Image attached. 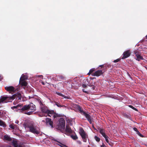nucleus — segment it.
I'll list each match as a JSON object with an SVG mask.
<instances>
[{"label":"nucleus","instance_id":"nucleus-1","mask_svg":"<svg viewBox=\"0 0 147 147\" xmlns=\"http://www.w3.org/2000/svg\"><path fill=\"white\" fill-rule=\"evenodd\" d=\"M21 98L22 96L21 93L18 92L10 96H1L0 98V104L1 103H7L15 98L21 100Z\"/></svg>","mask_w":147,"mask_h":147},{"label":"nucleus","instance_id":"nucleus-2","mask_svg":"<svg viewBox=\"0 0 147 147\" xmlns=\"http://www.w3.org/2000/svg\"><path fill=\"white\" fill-rule=\"evenodd\" d=\"M25 129L29 128V131L37 134L40 133V130L38 127L34 126V123L32 122L25 123L23 124Z\"/></svg>","mask_w":147,"mask_h":147},{"label":"nucleus","instance_id":"nucleus-3","mask_svg":"<svg viewBox=\"0 0 147 147\" xmlns=\"http://www.w3.org/2000/svg\"><path fill=\"white\" fill-rule=\"evenodd\" d=\"M77 109L80 112L82 115L85 116L90 124H92V122L91 120V116L88 114L86 113L81 109V107L79 105L78 106Z\"/></svg>","mask_w":147,"mask_h":147},{"label":"nucleus","instance_id":"nucleus-4","mask_svg":"<svg viewBox=\"0 0 147 147\" xmlns=\"http://www.w3.org/2000/svg\"><path fill=\"white\" fill-rule=\"evenodd\" d=\"M59 124L56 126V128L59 130H64L65 127V121L63 118H60L59 120Z\"/></svg>","mask_w":147,"mask_h":147},{"label":"nucleus","instance_id":"nucleus-5","mask_svg":"<svg viewBox=\"0 0 147 147\" xmlns=\"http://www.w3.org/2000/svg\"><path fill=\"white\" fill-rule=\"evenodd\" d=\"M40 110L43 113L47 114L48 116L50 117H51L50 115H52L54 113V111L53 110H49L47 107L46 106L41 107Z\"/></svg>","mask_w":147,"mask_h":147},{"label":"nucleus","instance_id":"nucleus-6","mask_svg":"<svg viewBox=\"0 0 147 147\" xmlns=\"http://www.w3.org/2000/svg\"><path fill=\"white\" fill-rule=\"evenodd\" d=\"M80 134L81 136L83 142H86L87 141L86 134L85 133L83 129L82 128H80Z\"/></svg>","mask_w":147,"mask_h":147},{"label":"nucleus","instance_id":"nucleus-7","mask_svg":"<svg viewBox=\"0 0 147 147\" xmlns=\"http://www.w3.org/2000/svg\"><path fill=\"white\" fill-rule=\"evenodd\" d=\"M134 53L135 54L137 58L136 60L139 61L140 60H144V59L142 56H141L139 52L138 51H134Z\"/></svg>","mask_w":147,"mask_h":147},{"label":"nucleus","instance_id":"nucleus-8","mask_svg":"<svg viewBox=\"0 0 147 147\" xmlns=\"http://www.w3.org/2000/svg\"><path fill=\"white\" fill-rule=\"evenodd\" d=\"M131 53L129 50H127L124 52L122 55L123 56L121 57V59H124L129 57Z\"/></svg>","mask_w":147,"mask_h":147},{"label":"nucleus","instance_id":"nucleus-9","mask_svg":"<svg viewBox=\"0 0 147 147\" xmlns=\"http://www.w3.org/2000/svg\"><path fill=\"white\" fill-rule=\"evenodd\" d=\"M105 72V71H102V70H99L95 71L93 74L92 75L94 76H99L102 75Z\"/></svg>","mask_w":147,"mask_h":147},{"label":"nucleus","instance_id":"nucleus-10","mask_svg":"<svg viewBox=\"0 0 147 147\" xmlns=\"http://www.w3.org/2000/svg\"><path fill=\"white\" fill-rule=\"evenodd\" d=\"M5 89L7 91L11 93L12 92H14L15 91V88L13 86H6L5 87Z\"/></svg>","mask_w":147,"mask_h":147},{"label":"nucleus","instance_id":"nucleus-11","mask_svg":"<svg viewBox=\"0 0 147 147\" xmlns=\"http://www.w3.org/2000/svg\"><path fill=\"white\" fill-rule=\"evenodd\" d=\"M45 120L47 125H49L52 128H53V122L51 121V119L50 118H46Z\"/></svg>","mask_w":147,"mask_h":147},{"label":"nucleus","instance_id":"nucleus-12","mask_svg":"<svg viewBox=\"0 0 147 147\" xmlns=\"http://www.w3.org/2000/svg\"><path fill=\"white\" fill-rule=\"evenodd\" d=\"M29 106V110H31L33 112H34L36 110L35 106L32 103H30L28 105Z\"/></svg>","mask_w":147,"mask_h":147},{"label":"nucleus","instance_id":"nucleus-13","mask_svg":"<svg viewBox=\"0 0 147 147\" xmlns=\"http://www.w3.org/2000/svg\"><path fill=\"white\" fill-rule=\"evenodd\" d=\"M29 106L28 105H26L23 106L20 109V111L24 113V112H26V111L29 110Z\"/></svg>","mask_w":147,"mask_h":147},{"label":"nucleus","instance_id":"nucleus-14","mask_svg":"<svg viewBox=\"0 0 147 147\" xmlns=\"http://www.w3.org/2000/svg\"><path fill=\"white\" fill-rule=\"evenodd\" d=\"M98 130H99L100 133L102 134L104 138H105L107 136L105 134V130L103 128L100 127L98 128Z\"/></svg>","mask_w":147,"mask_h":147},{"label":"nucleus","instance_id":"nucleus-15","mask_svg":"<svg viewBox=\"0 0 147 147\" xmlns=\"http://www.w3.org/2000/svg\"><path fill=\"white\" fill-rule=\"evenodd\" d=\"M65 131L66 132L68 133H72V130L69 125H66L65 129Z\"/></svg>","mask_w":147,"mask_h":147},{"label":"nucleus","instance_id":"nucleus-16","mask_svg":"<svg viewBox=\"0 0 147 147\" xmlns=\"http://www.w3.org/2000/svg\"><path fill=\"white\" fill-rule=\"evenodd\" d=\"M4 140L11 141L12 140V139L10 137V136L7 135H5L4 136Z\"/></svg>","mask_w":147,"mask_h":147},{"label":"nucleus","instance_id":"nucleus-17","mask_svg":"<svg viewBox=\"0 0 147 147\" xmlns=\"http://www.w3.org/2000/svg\"><path fill=\"white\" fill-rule=\"evenodd\" d=\"M19 84L22 86H26L28 84L25 81H23L19 82Z\"/></svg>","mask_w":147,"mask_h":147},{"label":"nucleus","instance_id":"nucleus-18","mask_svg":"<svg viewBox=\"0 0 147 147\" xmlns=\"http://www.w3.org/2000/svg\"><path fill=\"white\" fill-rule=\"evenodd\" d=\"M56 77L57 79L59 80H64L65 79V77L64 76L61 75L57 76Z\"/></svg>","mask_w":147,"mask_h":147},{"label":"nucleus","instance_id":"nucleus-19","mask_svg":"<svg viewBox=\"0 0 147 147\" xmlns=\"http://www.w3.org/2000/svg\"><path fill=\"white\" fill-rule=\"evenodd\" d=\"M13 144L14 147H18L17 142L16 141H13L12 142Z\"/></svg>","mask_w":147,"mask_h":147},{"label":"nucleus","instance_id":"nucleus-20","mask_svg":"<svg viewBox=\"0 0 147 147\" xmlns=\"http://www.w3.org/2000/svg\"><path fill=\"white\" fill-rule=\"evenodd\" d=\"M0 125L2 126L3 127H5L6 126L5 123L2 121L0 120Z\"/></svg>","mask_w":147,"mask_h":147},{"label":"nucleus","instance_id":"nucleus-21","mask_svg":"<svg viewBox=\"0 0 147 147\" xmlns=\"http://www.w3.org/2000/svg\"><path fill=\"white\" fill-rule=\"evenodd\" d=\"M57 94L59 96H61L63 97L64 98H68V97L65 96L63 94H61L60 93L58 92V93H57Z\"/></svg>","mask_w":147,"mask_h":147},{"label":"nucleus","instance_id":"nucleus-22","mask_svg":"<svg viewBox=\"0 0 147 147\" xmlns=\"http://www.w3.org/2000/svg\"><path fill=\"white\" fill-rule=\"evenodd\" d=\"M22 107L21 105H18L17 106H13L11 107V109H17L18 107L21 108Z\"/></svg>","mask_w":147,"mask_h":147},{"label":"nucleus","instance_id":"nucleus-23","mask_svg":"<svg viewBox=\"0 0 147 147\" xmlns=\"http://www.w3.org/2000/svg\"><path fill=\"white\" fill-rule=\"evenodd\" d=\"M55 104V105H56L58 107H65V106L64 105H62V106H61V105H60L58 102H54Z\"/></svg>","mask_w":147,"mask_h":147},{"label":"nucleus","instance_id":"nucleus-24","mask_svg":"<svg viewBox=\"0 0 147 147\" xmlns=\"http://www.w3.org/2000/svg\"><path fill=\"white\" fill-rule=\"evenodd\" d=\"M25 76H22L20 78L19 82H20L21 81H25V80H26V78H25Z\"/></svg>","mask_w":147,"mask_h":147},{"label":"nucleus","instance_id":"nucleus-25","mask_svg":"<svg viewBox=\"0 0 147 147\" xmlns=\"http://www.w3.org/2000/svg\"><path fill=\"white\" fill-rule=\"evenodd\" d=\"M71 137L74 140H76L78 138V137L76 135L71 136Z\"/></svg>","mask_w":147,"mask_h":147},{"label":"nucleus","instance_id":"nucleus-26","mask_svg":"<svg viewBox=\"0 0 147 147\" xmlns=\"http://www.w3.org/2000/svg\"><path fill=\"white\" fill-rule=\"evenodd\" d=\"M95 71L94 68H92L90 69L89 71V72L88 74V75H90L91 74H92L94 71Z\"/></svg>","mask_w":147,"mask_h":147},{"label":"nucleus","instance_id":"nucleus-27","mask_svg":"<svg viewBox=\"0 0 147 147\" xmlns=\"http://www.w3.org/2000/svg\"><path fill=\"white\" fill-rule=\"evenodd\" d=\"M51 115V116L53 115V117L55 118L57 117H58V115L56 113H55L54 112V113L53 114H52V115Z\"/></svg>","mask_w":147,"mask_h":147},{"label":"nucleus","instance_id":"nucleus-28","mask_svg":"<svg viewBox=\"0 0 147 147\" xmlns=\"http://www.w3.org/2000/svg\"><path fill=\"white\" fill-rule=\"evenodd\" d=\"M57 142L60 144H59V146L61 147H68L65 145H64L62 143H60V142L57 141Z\"/></svg>","mask_w":147,"mask_h":147},{"label":"nucleus","instance_id":"nucleus-29","mask_svg":"<svg viewBox=\"0 0 147 147\" xmlns=\"http://www.w3.org/2000/svg\"><path fill=\"white\" fill-rule=\"evenodd\" d=\"M33 112V111H29L28 112H24V113L25 114L28 115H32Z\"/></svg>","mask_w":147,"mask_h":147},{"label":"nucleus","instance_id":"nucleus-30","mask_svg":"<svg viewBox=\"0 0 147 147\" xmlns=\"http://www.w3.org/2000/svg\"><path fill=\"white\" fill-rule=\"evenodd\" d=\"M128 106L129 107H130L131 108L133 109V110H134L136 111H138V110L136 108H135L134 107H133L131 105H129Z\"/></svg>","mask_w":147,"mask_h":147},{"label":"nucleus","instance_id":"nucleus-31","mask_svg":"<svg viewBox=\"0 0 147 147\" xmlns=\"http://www.w3.org/2000/svg\"><path fill=\"white\" fill-rule=\"evenodd\" d=\"M94 139H95L98 142H99L100 140V138L98 137L97 136H95L94 137Z\"/></svg>","mask_w":147,"mask_h":147},{"label":"nucleus","instance_id":"nucleus-32","mask_svg":"<svg viewBox=\"0 0 147 147\" xmlns=\"http://www.w3.org/2000/svg\"><path fill=\"white\" fill-rule=\"evenodd\" d=\"M108 137L107 136H106V137H105V140L106 142L109 144V145H111V144L109 142V140L108 139Z\"/></svg>","mask_w":147,"mask_h":147},{"label":"nucleus","instance_id":"nucleus-33","mask_svg":"<svg viewBox=\"0 0 147 147\" xmlns=\"http://www.w3.org/2000/svg\"><path fill=\"white\" fill-rule=\"evenodd\" d=\"M9 127L10 128H11L12 129H14L13 124L10 125Z\"/></svg>","mask_w":147,"mask_h":147},{"label":"nucleus","instance_id":"nucleus-34","mask_svg":"<svg viewBox=\"0 0 147 147\" xmlns=\"http://www.w3.org/2000/svg\"><path fill=\"white\" fill-rule=\"evenodd\" d=\"M105 66V67H108L110 68L111 67V65L110 64H106Z\"/></svg>","mask_w":147,"mask_h":147},{"label":"nucleus","instance_id":"nucleus-35","mask_svg":"<svg viewBox=\"0 0 147 147\" xmlns=\"http://www.w3.org/2000/svg\"><path fill=\"white\" fill-rule=\"evenodd\" d=\"M120 60H121L120 59H117L114 60L113 61V62L114 63L117 62L118 61H120Z\"/></svg>","mask_w":147,"mask_h":147},{"label":"nucleus","instance_id":"nucleus-36","mask_svg":"<svg viewBox=\"0 0 147 147\" xmlns=\"http://www.w3.org/2000/svg\"><path fill=\"white\" fill-rule=\"evenodd\" d=\"M82 90L83 92H85L87 94L88 93V92H89L88 91L85 90V89H82Z\"/></svg>","mask_w":147,"mask_h":147},{"label":"nucleus","instance_id":"nucleus-37","mask_svg":"<svg viewBox=\"0 0 147 147\" xmlns=\"http://www.w3.org/2000/svg\"><path fill=\"white\" fill-rule=\"evenodd\" d=\"M14 129H17L18 128V125H16L14 124Z\"/></svg>","mask_w":147,"mask_h":147},{"label":"nucleus","instance_id":"nucleus-38","mask_svg":"<svg viewBox=\"0 0 147 147\" xmlns=\"http://www.w3.org/2000/svg\"><path fill=\"white\" fill-rule=\"evenodd\" d=\"M104 65H100L99 66V67H101V68H104L105 67V66H104Z\"/></svg>","mask_w":147,"mask_h":147},{"label":"nucleus","instance_id":"nucleus-39","mask_svg":"<svg viewBox=\"0 0 147 147\" xmlns=\"http://www.w3.org/2000/svg\"><path fill=\"white\" fill-rule=\"evenodd\" d=\"M82 87L83 88H86L87 87V86L86 85H85V84H83L82 85Z\"/></svg>","mask_w":147,"mask_h":147},{"label":"nucleus","instance_id":"nucleus-40","mask_svg":"<svg viewBox=\"0 0 147 147\" xmlns=\"http://www.w3.org/2000/svg\"><path fill=\"white\" fill-rule=\"evenodd\" d=\"M133 129L136 132L138 131L137 128L135 127L133 128Z\"/></svg>","mask_w":147,"mask_h":147},{"label":"nucleus","instance_id":"nucleus-41","mask_svg":"<svg viewBox=\"0 0 147 147\" xmlns=\"http://www.w3.org/2000/svg\"><path fill=\"white\" fill-rule=\"evenodd\" d=\"M92 88H91V89L93 90H94L95 89V87L94 85H93V86H92Z\"/></svg>","mask_w":147,"mask_h":147},{"label":"nucleus","instance_id":"nucleus-42","mask_svg":"<svg viewBox=\"0 0 147 147\" xmlns=\"http://www.w3.org/2000/svg\"><path fill=\"white\" fill-rule=\"evenodd\" d=\"M101 147H107V146L103 144V143L102 144L101 146Z\"/></svg>","mask_w":147,"mask_h":147},{"label":"nucleus","instance_id":"nucleus-43","mask_svg":"<svg viewBox=\"0 0 147 147\" xmlns=\"http://www.w3.org/2000/svg\"><path fill=\"white\" fill-rule=\"evenodd\" d=\"M139 135L141 137H144V136L143 135H142V134H139Z\"/></svg>","mask_w":147,"mask_h":147},{"label":"nucleus","instance_id":"nucleus-44","mask_svg":"<svg viewBox=\"0 0 147 147\" xmlns=\"http://www.w3.org/2000/svg\"><path fill=\"white\" fill-rule=\"evenodd\" d=\"M139 135L141 137H144V136L143 135H142V134H139Z\"/></svg>","mask_w":147,"mask_h":147},{"label":"nucleus","instance_id":"nucleus-45","mask_svg":"<svg viewBox=\"0 0 147 147\" xmlns=\"http://www.w3.org/2000/svg\"><path fill=\"white\" fill-rule=\"evenodd\" d=\"M137 134L139 135V134H140V133L139 132V131H138L137 132Z\"/></svg>","mask_w":147,"mask_h":147},{"label":"nucleus","instance_id":"nucleus-46","mask_svg":"<svg viewBox=\"0 0 147 147\" xmlns=\"http://www.w3.org/2000/svg\"><path fill=\"white\" fill-rule=\"evenodd\" d=\"M88 85L90 87H92V86H93V85H92L91 84H89V85Z\"/></svg>","mask_w":147,"mask_h":147},{"label":"nucleus","instance_id":"nucleus-47","mask_svg":"<svg viewBox=\"0 0 147 147\" xmlns=\"http://www.w3.org/2000/svg\"><path fill=\"white\" fill-rule=\"evenodd\" d=\"M41 83L43 85H45V83L43 82H41Z\"/></svg>","mask_w":147,"mask_h":147},{"label":"nucleus","instance_id":"nucleus-48","mask_svg":"<svg viewBox=\"0 0 147 147\" xmlns=\"http://www.w3.org/2000/svg\"><path fill=\"white\" fill-rule=\"evenodd\" d=\"M16 123H19V121H17V122H16Z\"/></svg>","mask_w":147,"mask_h":147},{"label":"nucleus","instance_id":"nucleus-49","mask_svg":"<svg viewBox=\"0 0 147 147\" xmlns=\"http://www.w3.org/2000/svg\"><path fill=\"white\" fill-rule=\"evenodd\" d=\"M145 37H146V39H147V35Z\"/></svg>","mask_w":147,"mask_h":147},{"label":"nucleus","instance_id":"nucleus-50","mask_svg":"<svg viewBox=\"0 0 147 147\" xmlns=\"http://www.w3.org/2000/svg\"><path fill=\"white\" fill-rule=\"evenodd\" d=\"M145 37H146V39H147V35Z\"/></svg>","mask_w":147,"mask_h":147},{"label":"nucleus","instance_id":"nucleus-51","mask_svg":"<svg viewBox=\"0 0 147 147\" xmlns=\"http://www.w3.org/2000/svg\"><path fill=\"white\" fill-rule=\"evenodd\" d=\"M52 85H53V86H54H54H55V85H54L53 84H52Z\"/></svg>","mask_w":147,"mask_h":147},{"label":"nucleus","instance_id":"nucleus-52","mask_svg":"<svg viewBox=\"0 0 147 147\" xmlns=\"http://www.w3.org/2000/svg\"><path fill=\"white\" fill-rule=\"evenodd\" d=\"M42 121L43 122H45V120H42Z\"/></svg>","mask_w":147,"mask_h":147},{"label":"nucleus","instance_id":"nucleus-53","mask_svg":"<svg viewBox=\"0 0 147 147\" xmlns=\"http://www.w3.org/2000/svg\"><path fill=\"white\" fill-rule=\"evenodd\" d=\"M1 113V112L0 111V113Z\"/></svg>","mask_w":147,"mask_h":147}]
</instances>
